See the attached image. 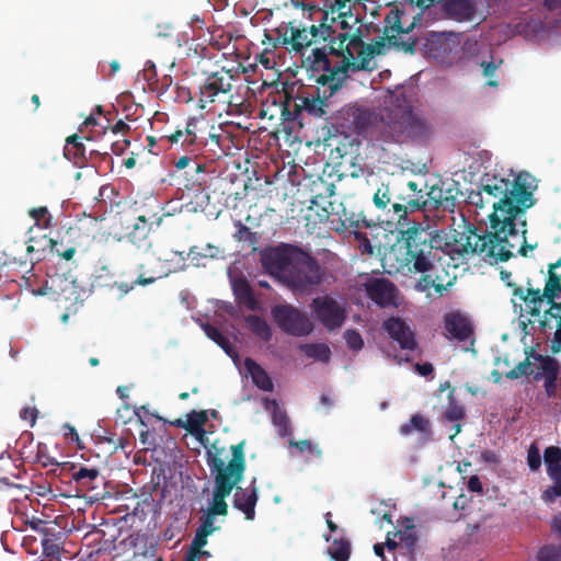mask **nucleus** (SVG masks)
Instances as JSON below:
<instances>
[{
  "mask_svg": "<svg viewBox=\"0 0 561 561\" xmlns=\"http://www.w3.org/2000/svg\"><path fill=\"white\" fill-rule=\"evenodd\" d=\"M257 499L256 480L253 479L248 488L236 486L233 506L241 511L248 520H253Z\"/></svg>",
  "mask_w": 561,
  "mask_h": 561,
  "instance_id": "5701e85b",
  "label": "nucleus"
},
{
  "mask_svg": "<svg viewBox=\"0 0 561 561\" xmlns=\"http://www.w3.org/2000/svg\"><path fill=\"white\" fill-rule=\"evenodd\" d=\"M443 416L449 422H458L466 417L465 408L454 399L453 391L448 394V407Z\"/></svg>",
  "mask_w": 561,
  "mask_h": 561,
  "instance_id": "a19ab883",
  "label": "nucleus"
},
{
  "mask_svg": "<svg viewBox=\"0 0 561 561\" xmlns=\"http://www.w3.org/2000/svg\"><path fill=\"white\" fill-rule=\"evenodd\" d=\"M113 112H105L102 105H96L80 124L78 133L67 136L65 140H96L106 135L108 130L115 136L126 137L130 130L129 125L122 119L113 124Z\"/></svg>",
  "mask_w": 561,
  "mask_h": 561,
  "instance_id": "9b49d317",
  "label": "nucleus"
},
{
  "mask_svg": "<svg viewBox=\"0 0 561 561\" xmlns=\"http://www.w3.org/2000/svg\"><path fill=\"white\" fill-rule=\"evenodd\" d=\"M30 215L37 225H42L44 228H48L50 226V215L47 207L33 208L31 209Z\"/></svg>",
  "mask_w": 561,
  "mask_h": 561,
  "instance_id": "8fccbe9b",
  "label": "nucleus"
},
{
  "mask_svg": "<svg viewBox=\"0 0 561 561\" xmlns=\"http://www.w3.org/2000/svg\"><path fill=\"white\" fill-rule=\"evenodd\" d=\"M343 337L350 350L358 352L364 347V341L360 333L355 329H347Z\"/></svg>",
  "mask_w": 561,
  "mask_h": 561,
  "instance_id": "de8ad7c7",
  "label": "nucleus"
},
{
  "mask_svg": "<svg viewBox=\"0 0 561 561\" xmlns=\"http://www.w3.org/2000/svg\"><path fill=\"white\" fill-rule=\"evenodd\" d=\"M333 127L345 138L367 133L376 121V115L368 108L347 105L341 108L335 117Z\"/></svg>",
  "mask_w": 561,
  "mask_h": 561,
  "instance_id": "f8f14e48",
  "label": "nucleus"
},
{
  "mask_svg": "<svg viewBox=\"0 0 561 561\" xmlns=\"http://www.w3.org/2000/svg\"><path fill=\"white\" fill-rule=\"evenodd\" d=\"M468 490L474 493H482V483L478 476H471L467 483Z\"/></svg>",
  "mask_w": 561,
  "mask_h": 561,
  "instance_id": "0e129e2a",
  "label": "nucleus"
},
{
  "mask_svg": "<svg viewBox=\"0 0 561 561\" xmlns=\"http://www.w3.org/2000/svg\"><path fill=\"white\" fill-rule=\"evenodd\" d=\"M413 431H417L424 433L426 435L431 434V422L428 419L424 417L421 414H414L410 419V422L407 424H402L400 427V433L403 435H409Z\"/></svg>",
  "mask_w": 561,
  "mask_h": 561,
  "instance_id": "e433bc0d",
  "label": "nucleus"
},
{
  "mask_svg": "<svg viewBox=\"0 0 561 561\" xmlns=\"http://www.w3.org/2000/svg\"><path fill=\"white\" fill-rule=\"evenodd\" d=\"M295 446L300 451H309L310 454L316 455V456H320L321 455V450L318 448V446L313 445L308 439L299 440V442L295 443Z\"/></svg>",
  "mask_w": 561,
  "mask_h": 561,
  "instance_id": "680f3d73",
  "label": "nucleus"
},
{
  "mask_svg": "<svg viewBox=\"0 0 561 561\" xmlns=\"http://www.w3.org/2000/svg\"><path fill=\"white\" fill-rule=\"evenodd\" d=\"M265 271L296 297L310 296L324 282L325 272L316 257L301 248L280 243L261 255Z\"/></svg>",
  "mask_w": 561,
  "mask_h": 561,
  "instance_id": "f03ea898",
  "label": "nucleus"
},
{
  "mask_svg": "<svg viewBox=\"0 0 561 561\" xmlns=\"http://www.w3.org/2000/svg\"><path fill=\"white\" fill-rule=\"evenodd\" d=\"M448 14L459 21H471L474 15V9L471 3L466 0H450L447 3Z\"/></svg>",
  "mask_w": 561,
  "mask_h": 561,
  "instance_id": "bb28decb",
  "label": "nucleus"
},
{
  "mask_svg": "<svg viewBox=\"0 0 561 561\" xmlns=\"http://www.w3.org/2000/svg\"><path fill=\"white\" fill-rule=\"evenodd\" d=\"M233 294L239 305L244 306L251 311L259 309L256 300L250 283L245 278H237L232 284Z\"/></svg>",
  "mask_w": 561,
  "mask_h": 561,
  "instance_id": "393cba45",
  "label": "nucleus"
},
{
  "mask_svg": "<svg viewBox=\"0 0 561 561\" xmlns=\"http://www.w3.org/2000/svg\"><path fill=\"white\" fill-rule=\"evenodd\" d=\"M328 553L334 561H347L351 557V543L345 539H335Z\"/></svg>",
  "mask_w": 561,
  "mask_h": 561,
  "instance_id": "58836bf2",
  "label": "nucleus"
},
{
  "mask_svg": "<svg viewBox=\"0 0 561 561\" xmlns=\"http://www.w3.org/2000/svg\"><path fill=\"white\" fill-rule=\"evenodd\" d=\"M397 536H399L400 546L404 548L408 553H413L416 547L417 536L411 530H399Z\"/></svg>",
  "mask_w": 561,
  "mask_h": 561,
  "instance_id": "09e8293b",
  "label": "nucleus"
},
{
  "mask_svg": "<svg viewBox=\"0 0 561 561\" xmlns=\"http://www.w3.org/2000/svg\"><path fill=\"white\" fill-rule=\"evenodd\" d=\"M415 370L423 377H427L433 374L434 367L431 363H417L415 364Z\"/></svg>",
  "mask_w": 561,
  "mask_h": 561,
  "instance_id": "69168bd1",
  "label": "nucleus"
},
{
  "mask_svg": "<svg viewBox=\"0 0 561 561\" xmlns=\"http://www.w3.org/2000/svg\"><path fill=\"white\" fill-rule=\"evenodd\" d=\"M534 358L539 362L538 370L534 374V380H545V389L548 394L554 392L557 380L560 374V366L557 359L548 355H535Z\"/></svg>",
  "mask_w": 561,
  "mask_h": 561,
  "instance_id": "4be33fe9",
  "label": "nucleus"
},
{
  "mask_svg": "<svg viewBox=\"0 0 561 561\" xmlns=\"http://www.w3.org/2000/svg\"><path fill=\"white\" fill-rule=\"evenodd\" d=\"M367 297L380 308L396 307L399 290L397 286L383 277L369 278L365 284Z\"/></svg>",
  "mask_w": 561,
  "mask_h": 561,
  "instance_id": "dca6fc26",
  "label": "nucleus"
},
{
  "mask_svg": "<svg viewBox=\"0 0 561 561\" xmlns=\"http://www.w3.org/2000/svg\"><path fill=\"white\" fill-rule=\"evenodd\" d=\"M273 423L278 427L280 434H286L289 427V419L285 412L275 410L273 413Z\"/></svg>",
  "mask_w": 561,
  "mask_h": 561,
  "instance_id": "603ef678",
  "label": "nucleus"
},
{
  "mask_svg": "<svg viewBox=\"0 0 561 561\" xmlns=\"http://www.w3.org/2000/svg\"><path fill=\"white\" fill-rule=\"evenodd\" d=\"M233 80L234 76L225 68L208 75L199 87L198 106L206 108L208 104H219L230 108L242 105L241 98L231 93Z\"/></svg>",
  "mask_w": 561,
  "mask_h": 561,
  "instance_id": "1a4fd4ad",
  "label": "nucleus"
},
{
  "mask_svg": "<svg viewBox=\"0 0 561 561\" xmlns=\"http://www.w3.org/2000/svg\"><path fill=\"white\" fill-rule=\"evenodd\" d=\"M446 331L458 341H466L472 334V328L468 320L459 313H450L445 318Z\"/></svg>",
  "mask_w": 561,
  "mask_h": 561,
  "instance_id": "b1692460",
  "label": "nucleus"
},
{
  "mask_svg": "<svg viewBox=\"0 0 561 561\" xmlns=\"http://www.w3.org/2000/svg\"><path fill=\"white\" fill-rule=\"evenodd\" d=\"M323 91L320 94V89L317 90V96L308 98L300 96L294 103V113L299 114L301 111H306L308 114L314 117L324 116L328 111L327 108L330 106L329 99L333 95L330 94V89L328 87H322Z\"/></svg>",
  "mask_w": 561,
  "mask_h": 561,
  "instance_id": "412c9836",
  "label": "nucleus"
},
{
  "mask_svg": "<svg viewBox=\"0 0 561 561\" xmlns=\"http://www.w3.org/2000/svg\"><path fill=\"white\" fill-rule=\"evenodd\" d=\"M137 272L138 276L130 286H128L125 283L119 284L118 287L124 293H128L130 289L135 287V285L147 286L162 277V273H156L153 270H146L145 264H139Z\"/></svg>",
  "mask_w": 561,
  "mask_h": 561,
  "instance_id": "2f4dec72",
  "label": "nucleus"
},
{
  "mask_svg": "<svg viewBox=\"0 0 561 561\" xmlns=\"http://www.w3.org/2000/svg\"><path fill=\"white\" fill-rule=\"evenodd\" d=\"M206 335L219 345L228 355H231L232 345L229 339L216 327L206 324L204 327Z\"/></svg>",
  "mask_w": 561,
  "mask_h": 561,
  "instance_id": "ea45409f",
  "label": "nucleus"
},
{
  "mask_svg": "<svg viewBox=\"0 0 561 561\" xmlns=\"http://www.w3.org/2000/svg\"><path fill=\"white\" fill-rule=\"evenodd\" d=\"M313 317L328 330L340 329L347 318L343 304L331 295H322L313 298L309 305Z\"/></svg>",
  "mask_w": 561,
  "mask_h": 561,
  "instance_id": "4468645a",
  "label": "nucleus"
},
{
  "mask_svg": "<svg viewBox=\"0 0 561 561\" xmlns=\"http://www.w3.org/2000/svg\"><path fill=\"white\" fill-rule=\"evenodd\" d=\"M209 535L196 529L195 536L191 542L192 548L201 549L207 545V537Z\"/></svg>",
  "mask_w": 561,
  "mask_h": 561,
  "instance_id": "e2e57ef3",
  "label": "nucleus"
},
{
  "mask_svg": "<svg viewBox=\"0 0 561 561\" xmlns=\"http://www.w3.org/2000/svg\"><path fill=\"white\" fill-rule=\"evenodd\" d=\"M71 288V282H69L62 275L56 274L46 280L45 285L36 291V295H46L51 293L54 295H61Z\"/></svg>",
  "mask_w": 561,
  "mask_h": 561,
  "instance_id": "7c9ffc66",
  "label": "nucleus"
},
{
  "mask_svg": "<svg viewBox=\"0 0 561 561\" xmlns=\"http://www.w3.org/2000/svg\"><path fill=\"white\" fill-rule=\"evenodd\" d=\"M383 329L402 350L414 351L417 347L414 331L401 318H389L383 322Z\"/></svg>",
  "mask_w": 561,
  "mask_h": 561,
  "instance_id": "aec40b11",
  "label": "nucleus"
},
{
  "mask_svg": "<svg viewBox=\"0 0 561 561\" xmlns=\"http://www.w3.org/2000/svg\"><path fill=\"white\" fill-rule=\"evenodd\" d=\"M176 96L180 101L188 103L192 101V94L188 88L178 87L176 88Z\"/></svg>",
  "mask_w": 561,
  "mask_h": 561,
  "instance_id": "774afa93",
  "label": "nucleus"
},
{
  "mask_svg": "<svg viewBox=\"0 0 561 561\" xmlns=\"http://www.w3.org/2000/svg\"><path fill=\"white\" fill-rule=\"evenodd\" d=\"M355 239L359 242V251L362 254H373L374 248L370 243V240L368 239L367 234L365 232L360 231H354Z\"/></svg>",
  "mask_w": 561,
  "mask_h": 561,
  "instance_id": "5fc2aeb1",
  "label": "nucleus"
},
{
  "mask_svg": "<svg viewBox=\"0 0 561 561\" xmlns=\"http://www.w3.org/2000/svg\"><path fill=\"white\" fill-rule=\"evenodd\" d=\"M206 421H207V416H206V412L205 411H201L198 413H194L192 416H190V419L187 421L186 428L191 433H196L199 430H202V427L204 426Z\"/></svg>",
  "mask_w": 561,
  "mask_h": 561,
  "instance_id": "3c124183",
  "label": "nucleus"
},
{
  "mask_svg": "<svg viewBox=\"0 0 561 561\" xmlns=\"http://www.w3.org/2000/svg\"><path fill=\"white\" fill-rule=\"evenodd\" d=\"M244 442L231 446L232 458L228 463L221 457V451H208L207 465L214 474L213 500L207 510L210 515H228L226 497L241 482L247 468L244 457Z\"/></svg>",
  "mask_w": 561,
  "mask_h": 561,
  "instance_id": "423d86ee",
  "label": "nucleus"
},
{
  "mask_svg": "<svg viewBox=\"0 0 561 561\" xmlns=\"http://www.w3.org/2000/svg\"><path fill=\"white\" fill-rule=\"evenodd\" d=\"M387 222L397 221L400 227L409 226V215L407 213V206L401 202H398L397 198L394 201L391 199L389 208L382 210Z\"/></svg>",
  "mask_w": 561,
  "mask_h": 561,
  "instance_id": "c85d7f7f",
  "label": "nucleus"
},
{
  "mask_svg": "<svg viewBox=\"0 0 561 561\" xmlns=\"http://www.w3.org/2000/svg\"><path fill=\"white\" fill-rule=\"evenodd\" d=\"M534 370L531 369V363L529 358H525L523 362L518 363L513 369L508 370L505 374V377L511 380H515L520 378L522 376H534Z\"/></svg>",
  "mask_w": 561,
  "mask_h": 561,
  "instance_id": "49530a36",
  "label": "nucleus"
},
{
  "mask_svg": "<svg viewBox=\"0 0 561 561\" xmlns=\"http://www.w3.org/2000/svg\"><path fill=\"white\" fill-rule=\"evenodd\" d=\"M48 244H49L50 251L53 253H56L58 256L65 259L66 261H70L76 253L75 247H70V248L66 249L65 251H59V249H57L58 242L54 239H49Z\"/></svg>",
  "mask_w": 561,
  "mask_h": 561,
  "instance_id": "13d9d810",
  "label": "nucleus"
},
{
  "mask_svg": "<svg viewBox=\"0 0 561 561\" xmlns=\"http://www.w3.org/2000/svg\"><path fill=\"white\" fill-rule=\"evenodd\" d=\"M57 467L60 470L59 476L62 479L64 478H68L71 481H73V473L76 471H78V468H81L82 465L81 463H73V462H62V463L58 462Z\"/></svg>",
  "mask_w": 561,
  "mask_h": 561,
  "instance_id": "6e6d98bb",
  "label": "nucleus"
},
{
  "mask_svg": "<svg viewBox=\"0 0 561 561\" xmlns=\"http://www.w3.org/2000/svg\"><path fill=\"white\" fill-rule=\"evenodd\" d=\"M374 57L371 50H369L365 44H362V47L357 48L356 55H355V61L354 62H346L344 66L352 67V73L362 71V70H370V61Z\"/></svg>",
  "mask_w": 561,
  "mask_h": 561,
  "instance_id": "c9c22d12",
  "label": "nucleus"
},
{
  "mask_svg": "<svg viewBox=\"0 0 561 561\" xmlns=\"http://www.w3.org/2000/svg\"><path fill=\"white\" fill-rule=\"evenodd\" d=\"M557 497H561V480L559 482H553V484L547 488L542 492V500L546 502H554Z\"/></svg>",
  "mask_w": 561,
  "mask_h": 561,
  "instance_id": "4d7b16f0",
  "label": "nucleus"
},
{
  "mask_svg": "<svg viewBox=\"0 0 561 561\" xmlns=\"http://www.w3.org/2000/svg\"><path fill=\"white\" fill-rule=\"evenodd\" d=\"M407 145L409 147L403 153L391 156L380 142H339L331 149L330 159L336 167L351 165L363 171L364 160L370 158L373 162L394 164L413 174H426L431 157L425 142H407Z\"/></svg>",
  "mask_w": 561,
  "mask_h": 561,
  "instance_id": "20e7f679",
  "label": "nucleus"
},
{
  "mask_svg": "<svg viewBox=\"0 0 561 561\" xmlns=\"http://www.w3.org/2000/svg\"><path fill=\"white\" fill-rule=\"evenodd\" d=\"M121 224H125L124 234L118 239H125L138 249H149L152 245L150 240L151 232L158 228L138 219H128L124 217V213L119 216Z\"/></svg>",
  "mask_w": 561,
  "mask_h": 561,
  "instance_id": "a211bd4d",
  "label": "nucleus"
},
{
  "mask_svg": "<svg viewBox=\"0 0 561 561\" xmlns=\"http://www.w3.org/2000/svg\"><path fill=\"white\" fill-rule=\"evenodd\" d=\"M407 186L410 190V195L412 197V199H409L410 203H408L410 211H425L426 199L424 190L419 187V184L415 181L408 182Z\"/></svg>",
  "mask_w": 561,
  "mask_h": 561,
  "instance_id": "f704fd0d",
  "label": "nucleus"
},
{
  "mask_svg": "<svg viewBox=\"0 0 561 561\" xmlns=\"http://www.w3.org/2000/svg\"><path fill=\"white\" fill-rule=\"evenodd\" d=\"M100 478V471L96 468H88L82 466L73 473V481L77 485L84 490H93L96 488L95 482Z\"/></svg>",
  "mask_w": 561,
  "mask_h": 561,
  "instance_id": "cd10ccee",
  "label": "nucleus"
},
{
  "mask_svg": "<svg viewBox=\"0 0 561 561\" xmlns=\"http://www.w3.org/2000/svg\"><path fill=\"white\" fill-rule=\"evenodd\" d=\"M36 458H37V461L44 468L58 465V461L55 458L50 457L47 453H45L41 446H38Z\"/></svg>",
  "mask_w": 561,
  "mask_h": 561,
  "instance_id": "bf43d9fd",
  "label": "nucleus"
},
{
  "mask_svg": "<svg viewBox=\"0 0 561 561\" xmlns=\"http://www.w3.org/2000/svg\"><path fill=\"white\" fill-rule=\"evenodd\" d=\"M20 416L22 420L30 421L31 426H34L38 416V410L35 407H25L21 410Z\"/></svg>",
  "mask_w": 561,
  "mask_h": 561,
  "instance_id": "052dcab7",
  "label": "nucleus"
},
{
  "mask_svg": "<svg viewBox=\"0 0 561 561\" xmlns=\"http://www.w3.org/2000/svg\"><path fill=\"white\" fill-rule=\"evenodd\" d=\"M404 12L400 11L398 7L390 9L383 20V37L378 41H374L369 45H365L373 55H380L383 53L386 46L385 42L388 43L405 53H413L416 45V39L409 36L407 39L402 38V35H408L415 26V19L409 24L404 25L402 18Z\"/></svg>",
  "mask_w": 561,
  "mask_h": 561,
  "instance_id": "6e6552de",
  "label": "nucleus"
},
{
  "mask_svg": "<svg viewBox=\"0 0 561 561\" xmlns=\"http://www.w3.org/2000/svg\"><path fill=\"white\" fill-rule=\"evenodd\" d=\"M551 531L561 538V513L553 515L550 523Z\"/></svg>",
  "mask_w": 561,
  "mask_h": 561,
  "instance_id": "338daca9",
  "label": "nucleus"
},
{
  "mask_svg": "<svg viewBox=\"0 0 561 561\" xmlns=\"http://www.w3.org/2000/svg\"><path fill=\"white\" fill-rule=\"evenodd\" d=\"M249 330L262 341L268 342L272 339V330L265 319L256 314H249L244 318Z\"/></svg>",
  "mask_w": 561,
  "mask_h": 561,
  "instance_id": "c756f323",
  "label": "nucleus"
},
{
  "mask_svg": "<svg viewBox=\"0 0 561 561\" xmlns=\"http://www.w3.org/2000/svg\"><path fill=\"white\" fill-rule=\"evenodd\" d=\"M392 194L388 184L381 183L374 194L373 202L377 209L385 210L389 208Z\"/></svg>",
  "mask_w": 561,
  "mask_h": 561,
  "instance_id": "37998d69",
  "label": "nucleus"
},
{
  "mask_svg": "<svg viewBox=\"0 0 561 561\" xmlns=\"http://www.w3.org/2000/svg\"><path fill=\"white\" fill-rule=\"evenodd\" d=\"M507 287L512 289L514 305H516V299H519L525 305L528 314L538 317L545 300L548 304H553L557 298L561 297V275L548 270L543 291L533 288L530 280L527 282L526 289L515 283H507Z\"/></svg>",
  "mask_w": 561,
  "mask_h": 561,
  "instance_id": "0eeeda50",
  "label": "nucleus"
},
{
  "mask_svg": "<svg viewBox=\"0 0 561 561\" xmlns=\"http://www.w3.org/2000/svg\"><path fill=\"white\" fill-rule=\"evenodd\" d=\"M271 314L277 327L283 332L293 336H307L314 329L309 317L290 304L274 306L271 310Z\"/></svg>",
  "mask_w": 561,
  "mask_h": 561,
  "instance_id": "ddd939ff",
  "label": "nucleus"
},
{
  "mask_svg": "<svg viewBox=\"0 0 561 561\" xmlns=\"http://www.w3.org/2000/svg\"><path fill=\"white\" fill-rule=\"evenodd\" d=\"M301 350L307 357L314 360L329 363L331 359V350L325 343H310L301 345Z\"/></svg>",
  "mask_w": 561,
  "mask_h": 561,
  "instance_id": "72a5a7b5",
  "label": "nucleus"
},
{
  "mask_svg": "<svg viewBox=\"0 0 561 561\" xmlns=\"http://www.w3.org/2000/svg\"><path fill=\"white\" fill-rule=\"evenodd\" d=\"M400 233L407 249L405 261L408 264H412L410 270L423 274L416 282L415 289L426 291L434 287L437 293H442L445 286L438 282L439 277L428 274L434 270V263L440 260L442 249L438 245L437 237H434L432 231L415 220L412 226L401 230Z\"/></svg>",
  "mask_w": 561,
  "mask_h": 561,
  "instance_id": "39448f33",
  "label": "nucleus"
},
{
  "mask_svg": "<svg viewBox=\"0 0 561 561\" xmlns=\"http://www.w3.org/2000/svg\"><path fill=\"white\" fill-rule=\"evenodd\" d=\"M426 210H436L448 202V197L444 196L443 188L438 185H433L425 192Z\"/></svg>",
  "mask_w": 561,
  "mask_h": 561,
  "instance_id": "4c0bfd02",
  "label": "nucleus"
},
{
  "mask_svg": "<svg viewBox=\"0 0 561 561\" xmlns=\"http://www.w3.org/2000/svg\"><path fill=\"white\" fill-rule=\"evenodd\" d=\"M185 133L192 140H234L230 130L218 126L216 128L203 115L191 118L185 125Z\"/></svg>",
  "mask_w": 561,
  "mask_h": 561,
  "instance_id": "f3484780",
  "label": "nucleus"
},
{
  "mask_svg": "<svg viewBox=\"0 0 561 561\" xmlns=\"http://www.w3.org/2000/svg\"><path fill=\"white\" fill-rule=\"evenodd\" d=\"M304 9L307 8V4L301 3ZM308 9L317 10L321 16L322 22L320 25H311L309 28L307 27H295L293 23H289L287 27L280 26L277 32L282 35V43L284 45H289L293 50L300 53L302 49L311 46L312 44H325L327 41H330L331 35L334 33V28L328 24L325 21L328 19V13L322 12L320 9H317L314 5H308Z\"/></svg>",
  "mask_w": 561,
  "mask_h": 561,
  "instance_id": "9d476101",
  "label": "nucleus"
},
{
  "mask_svg": "<svg viewBox=\"0 0 561 561\" xmlns=\"http://www.w3.org/2000/svg\"><path fill=\"white\" fill-rule=\"evenodd\" d=\"M169 216L170 214L164 211L162 204L152 195L136 199L128 209L124 211V217L144 220L157 228H160L163 219Z\"/></svg>",
  "mask_w": 561,
  "mask_h": 561,
  "instance_id": "2eb2a0df",
  "label": "nucleus"
},
{
  "mask_svg": "<svg viewBox=\"0 0 561 561\" xmlns=\"http://www.w3.org/2000/svg\"><path fill=\"white\" fill-rule=\"evenodd\" d=\"M537 561H561V545L546 543L536 553Z\"/></svg>",
  "mask_w": 561,
  "mask_h": 561,
  "instance_id": "79ce46f5",
  "label": "nucleus"
},
{
  "mask_svg": "<svg viewBox=\"0 0 561 561\" xmlns=\"http://www.w3.org/2000/svg\"><path fill=\"white\" fill-rule=\"evenodd\" d=\"M526 462L531 472L540 470L542 465V457L537 442H533L527 449Z\"/></svg>",
  "mask_w": 561,
  "mask_h": 561,
  "instance_id": "c03bdc74",
  "label": "nucleus"
},
{
  "mask_svg": "<svg viewBox=\"0 0 561 561\" xmlns=\"http://www.w3.org/2000/svg\"><path fill=\"white\" fill-rule=\"evenodd\" d=\"M512 192L515 196V203L519 208L522 218H526L527 209L536 204L534 191L537 188L536 179L528 172H520L514 181H511Z\"/></svg>",
  "mask_w": 561,
  "mask_h": 561,
  "instance_id": "6ab92c4d",
  "label": "nucleus"
},
{
  "mask_svg": "<svg viewBox=\"0 0 561 561\" xmlns=\"http://www.w3.org/2000/svg\"><path fill=\"white\" fill-rule=\"evenodd\" d=\"M244 368L257 388L264 391H271L273 389L271 377L254 359L245 358Z\"/></svg>",
  "mask_w": 561,
  "mask_h": 561,
  "instance_id": "a878e982",
  "label": "nucleus"
},
{
  "mask_svg": "<svg viewBox=\"0 0 561 561\" xmlns=\"http://www.w3.org/2000/svg\"><path fill=\"white\" fill-rule=\"evenodd\" d=\"M201 526L197 529L208 535L214 534L216 530L220 528L214 525L215 515H210L207 512L201 517Z\"/></svg>",
  "mask_w": 561,
  "mask_h": 561,
  "instance_id": "864d4df0",
  "label": "nucleus"
},
{
  "mask_svg": "<svg viewBox=\"0 0 561 561\" xmlns=\"http://www.w3.org/2000/svg\"><path fill=\"white\" fill-rule=\"evenodd\" d=\"M542 457H543L547 472H550L551 468L561 466V448L558 446L547 447L543 450Z\"/></svg>",
  "mask_w": 561,
  "mask_h": 561,
  "instance_id": "a18cd8bd",
  "label": "nucleus"
},
{
  "mask_svg": "<svg viewBox=\"0 0 561 561\" xmlns=\"http://www.w3.org/2000/svg\"><path fill=\"white\" fill-rule=\"evenodd\" d=\"M363 39L358 35L347 33H334L330 41L320 47L311 49L305 58L304 66L309 75L320 87H328L330 94H335L348 79L352 67L344 66L354 62L358 47Z\"/></svg>",
  "mask_w": 561,
  "mask_h": 561,
  "instance_id": "7ed1b4c3",
  "label": "nucleus"
},
{
  "mask_svg": "<svg viewBox=\"0 0 561 561\" xmlns=\"http://www.w3.org/2000/svg\"><path fill=\"white\" fill-rule=\"evenodd\" d=\"M64 156L79 168H82L88 162L83 142H65Z\"/></svg>",
  "mask_w": 561,
  "mask_h": 561,
  "instance_id": "473e14b6",
  "label": "nucleus"
},
{
  "mask_svg": "<svg viewBox=\"0 0 561 561\" xmlns=\"http://www.w3.org/2000/svg\"><path fill=\"white\" fill-rule=\"evenodd\" d=\"M512 191L511 181L507 179L493 178L481 184L478 196L485 193L497 199L493 202V211L489 216L493 231L482 236L474 230H470L467 236L462 233L460 239L455 240L453 252L459 255L477 253L494 264L508 261L515 249L519 255L526 257L529 251L538 247L537 242L530 244L526 240L527 219L522 218Z\"/></svg>",
  "mask_w": 561,
  "mask_h": 561,
  "instance_id": "f257e3e1",
  "label": "nucleus"
}]
</instances>
